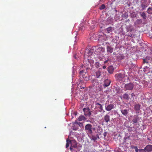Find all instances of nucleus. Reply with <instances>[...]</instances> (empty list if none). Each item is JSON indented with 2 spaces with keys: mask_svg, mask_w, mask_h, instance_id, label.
<instances>
[{
  "mask_svg": "<svg viewBox=\"0 0 152 152\" xmlns=\"http://www.w3.org/2000/svg\"><path fill=\"white\" fill-rule=\"evenodd\" d=\"M140 13L141 16L142 18L144 20L146 19L147 16L145 13L144 12H143L141 13V12H140Z\"/></svg>",
  "mask_w": 152,
  "mask_h": 152,
  "instance_id": "obj_22",
  "label": "nucleus"
},
{
  "mask_svg": "<svg viewBox=\"0 0 152 152\" xmlns=\"http://www.w3.org/2000/svg\"><path fill=\"white\" fill-rule=\"evenodd\" d=\"M128 37H131L132 38L135 37V35L133 34H129L127 35Z\"/></svg>",
  "mask_w": 152,
  "mask_h": 152,
  "instance_id": "obj_35",
  "label": "nucleus"
},
{
  "mask_svg": "<svg viewBox=\"0 0 152 152\" xmlns=\"http://www.w3.org/2000/svg\"><path fill=\"white\" fill-rule=\"evenodd\" d=\"M111 22H110V23L112 22V20L111 19Z\"/></svg>",
  "mask_w": 152,
  "mask_h": 152,
  "instance_id": "obj_45",
  "label": "nucleus"
},
{
  "mask_svg": "<svg viewBox=\"0 0 152 152\" xmlns=\"http://www.w3.org/2000/svg\"><path fill=\"white\" fill-rule=\"evenodd\" d=\"M77 147V145L76 142L74 141L71 142V145L70 148V149L71 151H72L73 149L72 148H76Z\"/></svg>",
  "mask_w": 152,
  "mask_h": 152,
  "instance_id": "obj_15",
  "label": "nucleus"
},
{
  "mask_svg": "<svg viewBox=\"0 0 152 152\" xmlns=\"http://www.w3.org/2000/svg\"><path fill=\"white\" fill-rule=\"evenodd\" d=\"M140 107L141 105L139 103H138L135 104L134 105V109L137 112V113H139V112L137 111L140 110Z\"/></svg>",
  "mask_w": 152,
  "mask_h": 152,
  "instance_id": "obj_6",
  "label": "nucleus"
},
{
  "mask_svg": "<svg viewBox=\"0 0 152 152\" xmlns=\"http://www.w3.org/2000/svg\"><path fill=\"white\" fill-rule=\"evenodd\" d=\"M114 70V67L113 66H110L108 67V72L110 74L113 73V72Z\"/></svg>",
  "mask_w": 152,
  "mask_h": 152,
  "instance_id": "obj_13",
  "label": "nucleus"
},
{
  "mask_svg": "<svg viewBox=\"0 0 152 152\" xmlns=\"http://www.w3.org/2000/svg\"><path fill=\"white\" fill-rule=\"evenodd\" d=\"M134 87V85L133 83H130L125 84V88L126 90H132L133 89Z\"/></svg>",
  "mask_w": 152,
  "mask_h": 152,
  "instance_id": "obj_3",
  "label": "nucleus"
},
{
  "mask_svg": "<svg viewBox=\"0 0 152 152\" xmlns=\"http://www.w3.org/2000/svg\"><path fill=\"white\" fill-rule=\"evenodd\" d=\"M114 108V105L112 104H110L105 106V109L107 111H110Z\"/></svg>",
  "mask_w": 152,
  "mask_h": 152,
  "instance_id": "obj_8",
  "label": "nucleus"
},
{
  "mask_svg": "<svg viewBox=\"0 0 152 152\" xmlns=\"http://www.w3.org/2000/svg\"><path fill=\"white\" fill-rule=\"evenodd\" d=\"M95 48H96L95 47H91L90 49L88 50V53L90 54H91L94 51Z\"/></svg>",
  "mask_w": 152,
  "mask_h": 152,
  "instance_id": "obj_25",
  "label": "nucleus"
},
{
  "mask_svg": "<svg viewBox=\"0 0 152 152\" xmlns=\"http://www.w3.org/2000/svg\"><path fill=\"white\" fill-rule=\"evenodd\" d=\"M151 59L152 58L151 57L147 56L145 58L143 59V63H146L147 64H148L149 61H151Z\"/></svg>",
  "mask_w": 152,
  "mask_h": 152,
  "instance_id": "obj_11",
  "label": "nucleus"
},
{
  "mask_svg": "<svg viewBox=\"0 0 152 152\" xmlns=\"http://www.w3.org/2000/svg\"><path fill=\"white\" fill-rule=\"evenodd\" d=\"M95 76L97 78H102V77L101 76V72L99 70L97 71L96 72Z\"/></svg>",
  "mask_w": 152,
  "mask_h": 152,
  "instance_id": "obj_17",
  "label": "nucleus"
},
{
  "mask_svg": "<svg viewBox=\"0 0 152 152\" xmlns=\"http://www.w3.org/2000/svg\"><path fill=\"white\" fill-rule=\"evenodd\" d=\"M80 82H79V84H80V85H81V84H82L83 83L84 85H85V83L84 82H83V81L82 80H81V79H82V78H81V77H80ZM80 87H82V88H81V89H82V88L84 89L86 87V86H85V85H84V86H83L82 87L81 86H80Z\"/></svg>",
  "mask_w": 152,
  "mask_h": 152,
  "instance_id": "obj_29",
  "label": "nucleus"
},
{
  "mask_svg": "<svg viewBox=\"0 0 152 152\" xmlns=\"http://www.w3.org/2000/svg\"><path fill=\"white\" fill-rule=\"evenodd\" d=\"M106 66L105 65H104L102 66V68L104 69H105L106 68Z\"/></svg>",
  "mask_w": 152,
  "mask_h": 152,
  "instance_id": "obj_41",
  "label": "nucleus"
},
{
  "mask_svg": "<svg viewBox=\"0 0 152 152\" xmlns=\"http://www.w3.org/2000/svg\"><path fill=\"white\" fill-rule=\"evenodd\" d=\"M107 51L108 53H111L113 52V48L110 46H108L107 48Z\"/></svg>",
  "mask_w": 152,
  "mask_h": 152,
  "instance_id": "obj_20",
  "label": "nucleus"
},
{
  "mask_svg": "<svg viewBox=\"0 0 152 152\" xmlns=\"http://www.w3.org/2000/svg\"><path fill=\"white\" fill-rule=\"evenodd\" d=\"M115 77L117 80L121 82H124L125 81V77L128 78L127 76H125L124 74L121 73L117 74L115 75Z\"/></svg>",
  "mask_w": 152,
  "mask_h": 152,
  "instance_id": "obj_1",
  "label": "nucleus"
},
{
  "mask_svg": "<svg viewBox=\"0 0 152 152\" xmlns=\"http://www.w3.org/2000/svg\"><path fill=\"white\" fill-rule=\"evenodd\" d=\"M129 109H124L121 110V113L122 114L125 116H126L129 113Z\"/></svg>",
  "mask_w": 152,
  "mask_h": 152,
  "instance_id": "obj_14",
  "label": "nucleus"
},
{
  "mask_svg": "<svg viewBox=\"0 0 152 152\" xmlns=\"http://www.w3.org/2000/svg\"><path fill=\"white\" fill-rule=\"evenodd\" d=\"M105 8V6L104 4H102L99 7V9L100 10L104 9Z\"/></svg>",
  "mask_w": 152,
  "mask_h": 152,
  "instance_id": "obj_34",
  "label": "nucleus"
},
{
  "mask_svg": "<svg viewBox=\"0 0 152 152\" xmlns=\"http://www.w3.org/2000/svg\"><path fill=\"white\" fill-rule=\"evenodd\" d=\"M105 51V48L102 47H99L95 51L97 55H100L104 52Z\"/></svg>",
  "mask_w": 152,
  "mask_h": 152,
  "instance_id": "obj_5",
  "label": "nucleus"
},
{
  "mask_svg": "<svg viewBox=\"0 0 152 152\" xmlns=\"http://www.w3.org/2000/svg\"><path fill=\"white\" fill-rule=\"evenodd\" d=\"M71 143V141L70 140L67 141V142L66 144V148H67L69 146V143Z\"/></svg>",
  "mask_w": 152,
  "mask_h": 152,
  "instance_id": "obj_36",
  "label": "nucleus"
},
{
  "mask_svg": "<svg viewBox=\"0 0 152 152\" xmlns=\"http://www.w3.org/2000/svg\"><path fill=\"white\" fill-rule=\"evenodd\" d=\"M133 30V27L131 26H128L126 27V31L127 32H131Z\"/></svg>",
  "mask_w": 152,
  "mask_h": 152,
  "instance_id": "obj_18",
  "label": "nucleus"
},
{
  "mask_svg": "<svg viewBox=\"0 0 152 152\" xmlns=\"http://www.w3.org/2000/svg\"><path fill=\"white\" fill-rule=\"evenodd\" d=\"M85 129L87 134H91L92 133V131L95 129V128L92 127V126L90 124H88L86 125Z\"/></svg>",
  "mask_w": 152,
  "mask_h": 152,
  "instance_id": "obj_2",
  "label": "nucleus"
},
{
  "mask_svg": "<svg viewBox=\"0 0 152 152\" xmlns=\"http://www.w3.org/2000/svg\"><path fill=\"white\" fill-rule=\"evenodd\" d=\"M113 28L111 27H109L107 28L106 29V31L107 33H109L112 31Z\"/></svg>",
  "mask_w": 152,
  "mask_h": 152,
  "instance_id": "obj_28",
  "label": "nucleus"
},
{
  "mask_svg": "<svg viewBox=\"0 0 152 152\" xmlns=\"http://www.w3.org/2000/svg\"><path fill=\"white\" fill-rule=\"evenodd\" d=\"M140 119V118L137 115H135L133 116L132 121L133 123H136L138 122V121Z\"/></svg>",
  "mask_w": 152,
  "mask_h": 152,
  "instance_id": "obj_7",
  "label": "nucleus"
},
{
  "mask_svg": "<svg viewBox=\"0 0 152 152\" xmlns=\"http://www.w3.org/2000/svg\"><path fill=\"white\" fill-rule=\"evenodd\" d=\"M148 6V5L146 3V2H145V1L143 2H141V6L142 8V10H145Z\"/></svg>",
  "mask_w": 152,
  "mask_h": 152,
  "instance_id": "obj_12",
  "label": "nucleus"
},
{
  "mask_svg": "<svg viewBox=\"0 0 152 152\" xmlns=\"http://www.w3.org/2000/svg\"><path fill=\"white\" fill-rule=\"evenodd\" d=\"M95 105H96L99 106V107H98L97 106V107L99 108V109H100L101 110H103V107H102V104H100L99 103H97V102H96V103L95 102Z\"/></svg>",
  "mask_w": 152,
  "mask_h": 152,
  "instance_id": "obj_27",
  "label": "nucleus"
},
{
  "mask_svg": "<svg viewBox=\"0 0 152 152\" xmlns=\"http://www.w3.org/2000/svg\"><path fill=\"white\" fill-rule=\"evenodd\" d=\"M131 148L132 149H135V150L137 148V146H134L132 147Z\"/></svg>",
  "mask_w": 152,
  "mask_h": 152,
  "instance_id": "obj_39",
  "label": "nucleus"
},
{
  "mask_svg": "<svg viewBox=\"0 0 152 152\" xmlns=\"http://www.w3.org/2000/svg\"><path fill=\"white\" fill-rule=\"evenodd\" d=\"M123 98L126 100H129V96L128 94H125L123 95Z\"/></svg>",
  "mask_w": 152,
  "mask_h": 152,
  "instance_id": "obj_30",
  "label": "nucleus"
},
{
  "mask_svg": "<svg viewBox=\"0 0 152 152\" xmlns=\"http://www.w3.org/2000/svg\"><path fill=\"white\" fill-rule=\"evenodd\" d=\"M104 120L106 123H107L110 120V116L107 115H106L104 117Z\"/></svg>",
  "mask_w": 152,
  "mask_h": 152,
  "instance_id": "obj_16",
  "label": "nucleus"
},
{
  "mask_svg": "<svg viewBox=\"0 0 152 152\" xmlns=\"http://www.w3.org/2000/svg\"><path fill=\"white\" fill-rule=\"evenodd\" d=\"M95 66L96 68H98L100 66V64L99 62H96L95 64Z\"/></svg>",
  "mask_w": 152,
  "mask_h": 152,
  "instance_id": "obj_37",
  "label": "nucleus"
},
{
  "mask_svg": "<svg viewBox=\"0 0 152 152\" xmlns=\"http://www.w3.org/2000/svg\"><path fill=\"white\" fill-rule=\"evenodd\" d=\"M131 96L132 97L135 96V94L134 93H132L131 94Z\"/></svg>",
  "mask_w": 152,
  "mask_h": 152,
  "instance_id": "obj_40",
  "label": "nucleus"
},
{
  "mask_svg": "<svg viewBox=\"0 0 152 152\" xmlns=\"http://www.w3.org/2000/svg\"><path fill=\"white\" fill-rule=\"evenodd\" d=\"M145 67L146 68H147L148 67L147 66H146Z\"/></svg>",
  "mask_w": 152,
  "mask_h": 152,
  "instance_id": "obj_47",
  "label": "nucleus"
},
{
  "mask_svg": "<svg viewBox=\"0 0 152 152\" xmlns=\"http://www.w3.org/2000/svg\"><path fill=\"white\" fill-rule=\"evenodd\" d=\"M138 79L136 78L135 80V81H137V82H135V83L136 84H137V85H136V86L138 88H139V89H140L141 87V86L140 85H139V81H138Z\"/></svg>",
  "mask_w": 152,
  "mask_h": 152,
  "instance_id": "obj_26",
  "label": "nucleus"
},
{
  "mask_svg": "<svg viewBox=\"0 0 152 152\" xmlns=\"http://www.w3.org/2000/svg\"><path fill=\"white\" fill-rule=\"evenodd\" d=\"M99 138V137L97 136H95L94 135H92L90 139L91 140L95 141L97 139V138Z\"/></svg>",
  "mask_w": 152,
  "mask_h": 152,
  "instance_id": "obj_21",
  "label": "nucleus"
},
{
  "mask_svg": "<svg viewBox=\"0 0 152 152\" xmlns=\"http://www.w3.org/2000/svg\"><path fill=\"white\" fill-rule=\"evenodd\" d=\"M82 67H83V65H82L81 66Z\"/></svg>",
  "mask_w": 152,
  "mask_h": 152,
  "instance_id": "obj_46",
  "label": "nucleus"
},
{
  "mask_svg": "<svg viewBox=\"0 0 152 152\" xmlns=\"http://www.w3.org/2000/svg\"><path fill=\"white\" fill-rule=\"evenodd\" d=\"M147 12L149 14H152V8L151 7H149L147 9Z\"/></svg>",
  "mask_w": 152,
  "mask_h": 152,
  "instance_id": "obj_31",
  "label": "nucleus"
},
{
  "mask_svg": "<svg viewBox=\"0 0 152 152\" xmlns=\"http://www.w3.org/2000/svg\"><path fill=\"white\" fill-rule=\"evenodd\" d=\"M148 152H150L152 151V145H147L144 148V150Z\"/></svg>",
  "mask_w": 152,
  "mask_h": 152,
  "instance_id": "obj_10",
  "label": "nucleus"
},
{
  "mask_svg": "<svg viewBox=\"0 0 152 152\" xmlns=\"http://www.w3.org/2000/svg\"><path fill=\"white\" fill-rule=\"evenodd\" d=\"M78 129L77 128H74V126L73 127V129L74 130H77Z\"/></svg>",
  "mask_w": 152,
  "mask_h": 152,
  "instance_id": "obj_42",
  "label": "nucleus"
},
{
  "mask_svg": "<svg viewBox=\"0 0 152 152\" xmlns=\"http://www.w3.org/2000/svg\"><path fill=\"white\" fill-rule=\"evenodd\" d=\"M144 149H138V148H137V149H136L135 150V152H139V151L140 152L141 151H142V150H143Z\"/></svg>",
  "mask_w": 152,
  "mask_h": 152,
  "instance_id": "obj_38",
  "label": "nucleus"
},
{
  "mask_svg": "<svg viewBox=\"0 0 152 152\" xmlns=\"http://www.w3.org/2000/svg\"><path fill=\"white\" fill-rule=\"evenodd\" d=\"M116 53H115V52L113 53V54L114 55H116Z\"/></svg>",
  "mask_w": 152,
  "mask_h": 152,
  "instance_id": "obj_44",
  "label": "nucleus"
},
{
  "mask_svg": "<svg viewBox=\"0 0 152 152\" xmlns=\"http://www.w3.org/2000/svg\"><path fill=\"white\" fill-rule=\"evenodd\" d=\"M79 74L80 75V76H82V75H84L86 74V72H84L83 70H81L79 72Z\"/></svg>",
  "mask_w": 152,
  "mask_h": 152,
  "instance_id": "obj_32",
  "label": "nucleus"
},
{
  "mask_svg": "<svg viewBox=\"0 0 152 152\" xmlns=\"http://www.w3.org/2000/svg\"><path fill=\"white\" fill-rule=\"evenodd\" d=\"M78 120L79 121H82L85 120L86 118L83 115H80L78 118Z\"/></svg>",
  "mask_w": 152,
  "mask_h": 152,
  "instance_id": "obj_24",
  "label": "nucleus"
},
{
  "mask_svg": "<svg viewBox=\"0 0 152 152\" xmlns=\"http://www.w3.org/2000/svg\"><path fill=\"white\" fill-rule=\"evenodd\" d=\"M128 16L127 13L126 12L124 14H123L122 15V17L123 18H126Z\"/></svg>",
  "mask_w": 152,
  "mask_h": 152,
  "instance_id": "obj_33",
  "label": "nucleus"
},
{
  "mask_svg": "<svg viewBox=\"0 0 152 152\" xmlns=\"http://www.w3.org/2000/svg\"><path fill=\"white\" fill-rule=\"evenodd\" d=\"M111 83V81L110 80L106 79L104 81V84L103 86L104 88H106L109 86Z\"/></svg>",
  "mask_w": 152,
  "mask_h": 152,
  "instance_id": "obj_9",
  "label": "nucleus"
},
{
  "mask_svg": "<svg viewBox=\"0 0 152 152\" xmlns=\"http://www.w3.org/2000/svg\"><path fill=\"white\" fill-rule=\"evenodd\" d=\"M91 82L92 83L93 85H97L98 83V82L97 79L96 78L92 79L91 80Z\"/></svg>",
  "mask_w": 152,
  "mask_h": 152,
  "instance_id": "obj_23",
  "label": "nucleus"
},
{
  "mask_svg": "<svg viewBox=\"0 0 152 152\" xmlns=\"http://www.w3.org/2000/svg\"><path fill=\"white\" fill-rule=\"evenodd\" d=\"M84 114L86 116L90 117L91 115V111L88 107L85 108L83 109Z\"/></svg>",
  "mask_w": 152,
  "mask_h": 152,
  "instance_id": "obj_4",
  "label": "nucleus"
},
{
  "mask_svg": "<svg viewBox=\"0 0 152 152\" xmlns=\"http://www.w3.org/2000/svg\"><path fill=\"white\" fill-rule=\"evenodd\" d=\"M82 77L85 81H87L89 79V76L87 74L82 75Z\"/></svg>",
  "mask_w": 152,
  "mask_h": 152,
  "instance_id": "obj_19",
  "label": "nucleus"
},
{
  "mask_svg": "<svg viewBox=\"0 0 152 152\" xmlns=\"http://www.w3.org/2000/svg\"><path fill=\"white\" fill-rule=\"evenodd\" d=\"M108 62V60H106V61H105L104 62V64H106V63H107Z\"/></svg>",
  "mask_w": 152,
  "mask_h": 152,
  "instance_id": "obj_43",
  "label": "nucleus"
}]
</instances>
